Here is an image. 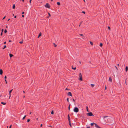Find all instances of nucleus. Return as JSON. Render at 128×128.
I'll return each mask as SVG.
<instances>
[{
    "instance_id": "obj_25",
    "label": "nucleus",
    "mask_w": 128,
    "mask_h": 128,
    "mask_svg": "<svg viewBox=\"0 0 128 128\" xmlns=\"http://www.w3.org/2000/svg\"><path fill=\"white\" fill-rule=\"evenodd\" d=\"M51 114H54V112L53 110H52L51 112Z\"/></svg>"
},
{
    "instance_id": "obj_33",
    "label": "nucleus",
    "mask_w": 128,
    "mask_h": 128,
    "mask_svg": "<svg viewBox=\"0 0 128 128\" xmlns=\"http://www.w3.org/2000/svg\"><path fill=\"white\" fill-rule=\"evenodd\" d=\"M82 13L84 14H85V12H84V11H82Z\"/></svg>"
},
{
    "instance_id": "obj_9",
    "label": "nucleus",
    "mask_w": 128,
    "mask_h": 128,
    "mask_svg": "<svg viewBox=\"0 0 128 128\" xmlns=\"http://www.w3.org/2000/svg\"><path fill=\"white\" fill-rule=\"evenodd\" d=\"M3 73V71L2 69L0 70V74L2 75Z\"/></svg>"
},
{
    "instance_id": "obj_47",
    "label": "nucleus",
    "mask_w": 128,
    "mask_h": 128,
    "mask_svg": "<svg viewBox=\"0 0 128 128\" xmlns=\"http://www.w3.org/2000/svg\"><path fill=\"white\" fill-rule=\"evenodd\" d=\"M72 100H73V101L74 102H75V100H74V98H73V99H72Z\"/></svg>"
},
{
    "instance_id": "obj_5",
    "label": "nucleus",
    "mask_w": 128,
    "mask_h": 128,
    "mask_svg": "<svg viewBox=\"0 0 128 128\" xmlns=\"http://www.w3.org/2000/svg\"><path fill=\"white\" fill-rule=\"evenodd\" d=\"M79 76L80 78L79 80L81 81H82V74L81 73H80L79 74Z\"/></svg>"
},
{
    "instance_id": "obj_44",
    "label": "nucleus",
    "mask_w": 128,
    "mask_h": 128,
    "mask_svg": "<svg viewBox=\"0 0 128 128\" xmlns=\"http://www.w3.org/2000/svg\"><path fill=\"white\" fill-rule=\"evenodd\" d=\"M42 124L41 125H40V127H42Z\"/></svg>"
},
{
    "instance_id": "obj_7",
    "label": "nucleus",
    "mask_w": 128,
    "mask_h": 128,
    "mask_svg": "<svg viewBox=\"0 0 128 128\" xmlns=\"http://www.w3.org/2000/svg\"><path fill=\"white\" fill-rule=\"evenodd\" d=\"M68 95L69 96H72V93L71 92H69L68 93Z\"/></svg>"
},
{
    "instance_id": "obj_60",
    "label": "nucleus",
    "mask_w": 128,
    "mask_h": 128,
    "mask_svg": "<svg viewBox=\"0 0 128 128\" xmlns=\"http://www.w3.org/2000/svg\"><path fill=\"white\" fill-rule=\"evenodd\" d=\"M24 0H22V1L23 2H24Z\"/></svg>"
},
{
    "instance_id": "obj_27",
    "label": "nucleus",
    "mask_w": 128,
    "mask_h": 128,
    "mask_svg": "<svg viewBox=\"0 0 128 128\" xmlns=\"http://www.w3.org/2000/svg\"><path fill=\"white\" fill-rule=\"evenodd\" d=\"M15 4H14L13 6H12V8H15Z\"/></svg>"
},
{
    "instance_id": "obj_21",
    "label": "nucleus",
    "mask_w": 128,
    "mask_h": 128,
    "mask_svg": "<svg viewBox=\"0 0 128 128\" xmlns=\"http://www.w3.org/2000/svg\"><path fill=\"white\" fill-rule=\"evenodd\" d=\"M103 45V44L102 43H101L100 44V47H102V46Z\"/></svg>"
},
{
    "instance_id": "obj_10",
    "label": "nucleus",
    "mask_w": 128,
    "mask_h": 128,
    "mask_svg": "<svg viewBox=\"0 0 128 128\" xmlns=\"http://www.w3.org/2000/svg\"><path fill=\"white\" fill-rule=\"evenodd\" d=\"M109 81L110 82H112V79L111 77H109Z\"/></svg>"
},
{
    "instance_id": "obj_14",
    "label": "nucleus",
    "mask_w": 128,
    "mask_h": 128,
    "mask_svg": "<svg viewBox=\"0 0 128 128\" xmlns=\"http://www.w3.org/2000/svg\"><path fill=\"white\" fill-rule=\"evenodd\" d=\"M41 32H40L39 34V35H38V38H39L40 36L41 35Z\"/></svg>"
},
{
    "instance_id": "obj_29",
    "label": "nucleus",
    "mask_w": 128,
    "mask_h": 128,
    "mask_svg": "<svg viewBox=\"0 0 128 128\" xmlns=\"http://www.w3.org/2000/svg\"><path fill=\"white\" fill-rule=\"evenodd\" d=\"M72 68L74 70H75L76 69V67H74V68Z\"/></svg>"
},
{
    "instance_id": "obj_49",
    "label": "nucleus",
    "mask_w": 128,
    "mask_h": 128,
    "mask_svg": "<svg viewBox=\"0 0 128 128\" xmlns=\"http://www.w3.org/2000/svg\"><path fill=\"white\" fill-rule=\"evenodd\" d=\"M22 16L23 17V18H24V15H22Z\"/></svg>"
},
{
    "instance_id": "obj_11",
    "label": "nucleus",
    "mask_w": 128,
    "mask_h": 128,
    "mask_svg": "<svg viewBox=\"0 0 128 128\" xmlns=\"http://www.w3.org/2000/svg\"><path fill=\"white\" fill-rule=\"evenodd\" d=\"M10 57V58H11L12 56H13V55L11 54H9Z\"/></svg>"
},
{
    "instance_id": "obj_54",
    "label": "nucleus",
    "mask_w": 128,
    "mask_h": 128,
    "mask_svg": "<svg viewBox=\"0 0 128 128\" xmlns=\"http://www.w3.org/2000/svg\"><path fill=\"white\" fill-rule=\"evenodd\" d=\"M24 12H23L22 13V14H24Z\"/></svg>"
},
{
    "instance_id": "obj_2",
    "label": "nucleus",
    "mask_w": 128,
    "mask_h": 128,
    "mask_svg": "<svg viewBox=\"0 0 128 128\" xmlns=\"http://www.w3.org/2000/svg\"><path fill=\"white\" fill-rule=\"evenodd\" d=\"M79 109L77 107H75L74 109V111L76 112H77L79 111Z\"/></svg>"
},
{
    "instance_id": "obj_46",
    "label": "nucleus",
    "mask_w": 128,
    "mask_h": 128,
    "mask_svg": "<svg viewBox=\"0 0 128 128\" xmlns=\"http://www.w3.org/2000/svg\"><path fill=\"white\" fill-rule=\"evenodd\" d=\"M5 80V81L6 84H7V81H6V80Z\"/></svg>"
},
{
    "instance_id": "obj_53",
    "label": "nucleus",
    "mask_w": 128,
    "mask_h": 128,
    "mask_svg": "<svg viewBox=\"0 0 128 128\" xmlns=\"http://www.w3.org/2000/svg\"><path fill=\"white\" fill-rule=\"evenodd\" d=\"M65 90H68V88H66V89H65Z\"/></svg>"
},
{
    "instance_id": "obj_42",
    "label": "nucleus",
    "mask_w": 128,
    "mask_h": 128,
    "mask_svg": "<svg viewBox=\"0 0 128 128\" xmlns=\"http://www.w3.org/2000/svg\"><path fill=\"white\" fill-rule=\"evenodd\" d=\"M115 67H116V70H118V68L116 67V66H115Z\"/></svg>"
},
{
    "instance_id": "obj_36",
    "label": "nucleus",
    "mask_w": 128,
    "mask_h": 128,
    "mask_svg": "<svg viewBox=\"0 0 128 128\" xmlns=\"http://www.w3.org/2000/svg\"><path fill=\"white\" fill-rule=\"evenodd\" d=\"M127 80V78H126L125 80V82H126V80Z\"/></svg>"
},
{
    "instance_id": "obj_3",
    "label": "nucleus",
    "mask_w": 128,
    "mask_h": 128,
    "mask_svg": "<svg viewBox=\"0 0 128 128\" xmlns=\"http://www.w3.org/2000/svg\"><path fill=\"white\" fill-rule=\"evenodd\" d=\"M86 115L87 116H94L92 113L91 112H90L87 113Z\"/></svg>"
},
{
    "instance_id": "obj_41",
    "label": "nucleus",
    "mask_w": 128,
    "mask_h": 128,
    "mask_svg": "<svg viewBox=\"0 0 128 128\" xmlns=\"http://www.w3.org/2000/svg\"><path fill=\"white\" fill-rule=\"evenodd\" d=\"M80 36H83V34H80Z\"/></svg>"
},
{
    "instance_id": "obj_28",
    "label": "nucleus",
    "mask_w": 128,
    "mask_h": 128,
    "mask_svg": "<svg viewBox=\"0 0 128 128\" xmlns=\"http://www.w3.org/2000/svg\"><path fill=\"white\" fill-rule=\"evenodd\" d=\"M69 125L71 127H72V126L71 124V123H69Z\"/></svg>"
},
{
    "instance_id": "obj_12",
    "label": "nucleus",
    "mask_w": 128,
    "mask_h": 128,
    "mask_svg": "<svg viewBox=\"0 0 128 128\" xmlns=\"http://www.w3.org/2000/svg\"><path fill=\"white\" fill-rule=\"evenodd\" d=\"M125 70L126 72H127L128 70V67L127 66H126L125 68Z\"/></svg>"
},
{
    "instance_id": "obj_22",
    "label": "nucleus",
    "mask_w": 128,
    "mask_h": 128,
    "mask_svg": "<svg viewBox=\"0 0 128 128\" xmlns=\"http://www.w3.org/2000/svg\"><path fill=\"white\" fill-rule=\"evenodd\" d=\"M26 117V115L24 116L22 120H24L25 118Z\"/></svg>"
},
{
    "instance_id": "obj_23",
    "label": "nucleus",
    "mask_w": 128,
    "mask_h": 128,
    "mask_svg": "<svg viewBox=\"0 0 128 128\" xmlns=\"http://www.w3.org/2000/svg\"><path fill=\"white\" fill-rule=\"evenodd\" d=\"M70 104L69 105L68 107V109L69 110H70Z\"/></svg>"
},
{
    "instance_id": "obj_24",
    "label": "nucleus",
    "mask_w": 128,
    "mask_h": 128,
    "mask_svg": "<svg viewBox=\"0 0 128 128\" xmlns=\"http://www.w3.org/2000/svg\"><path fill=\"white\" fill-rule=\"evenodd\" d=\"M19 43L20 44H22L23 43V42L22 40L21 41H20L19 42Z\"/></svg>"
},
{
    "instance_id": "obj_32",
    "label": "nucleus",
    "mask_w": 128,
    "mask_h": 128,
    "mask_svg": "<svg viewBox=\"0 0 128 128\" xmlns=\"http://www.w3.org/2000/svg\"><path fill=\"white\" fill-rule=\"evenodd\" d=\"M68 120L69 121V123H71L70 119H68Z\"/></svg>"
},
{
    "instance_id": "obj_38",
    "label": "nucleus",
    "mask_w": 128,
    "mask_h": 128,
    "mask_svg": "<svg viewBox=\"0 0 128 128\" xmlns=\"http://www.w3.org/2000/svg\"><path fill=\"white\" fill-rule=\"evenodd\" d=\"M2 32H4V29H2Z\"/></svg>"
},
{
    "instance_id": "obj_17",
    "label": "nucleus",
    "mask_w": 128,
    "mask_h": 128,
    "mask_svg": "<svg viewBox=\"0 0 128 128\" xmlns=\"http://www.w3.org/2000/svg\"><path fill=\"white\" fill-rule=\"evenodd\" d=\"M4 33H6L7 32V31L6 29H5L4 30Z\"/></svg>"
},
{
    "instance_id": "obj_8",
    "label": "nucleus",
    "mask_w": 128,
    "mask_h": 128,
    "mask_svg": "<svg viewBox=\"0 0 128 128\" xmlns=\"http://www.w3.org/2000/svg\"><path fill=\"white\" fill-rule=\"evenodd\" d=\"M95 126L97 128H100V127L97 124H96L95 123Z\"/></svg>"
},
{
    "instance_id": "obj_35",
    "label": "nucleus",
    "mask_w": 128,
    "mask_h": 128,
    "mask_svg": "<svg viewBox=\"0 0 128 128\" xmlns=\"http://www.w3.org/2000/svg\"><path fill=\"white\" fill-rule=\"evenodd\" d=\"M67 102H69V98H67Z\"/></svg>"
},
{
    "instance_id": "obj_31",
    "label": "nucleus",
    "mask_w": 128,
    "mask_h": 128,
    "mask_svg": "<svg viewBox=\"0 0 128 128\" xmlns=\"http://www.w3.org/2000/svg\"><path fill=\"white\" fill-rule=\"evenodd\" d=\"M30 121V119H28L27 120V122H29Z\"/></svg>"
},
{
    "instance_id": "obj_43",
    "label": "nucleus",
    "mask_w": 128,
    "mask_h": 128,
    "mask_svg": "<svg viewBox=\"0 0 128 128\" xmlns=\"http://www.w3.org/2000/svg\"><path fill=\"white\" fill-rule=\"evenodd\" d=\"M12 125H10L9 127V128H11L12 127Z\"/></svg>"
},
{
    "instance_id": "obj_64",
    "label": "nucleus",
    "mask_w": 128,
    "mask_h": 128,
    "mask_svg": "<svg viewBox=\"0 0 128 128\" xmlns=\"http://www.w3.org/2000/svg\"><path fill=\"white\" fill-rule=\"evenodd\" d=\"M23 92L24 93H25V92H24V91H23Z\"/></svg>"
},
{
    "instance_id": "obj_51",
    "label": "nucleus",
    "mask_w": 128,
    "mask_h": 128,
    "mask_svg": "<svg viewBox=\"0 0 128 128\" xmlns=\"http://www.w3.org/2000/svg\"><path fill=\"white\" fill-rule=\"evenodd\" d=\"M106 86H105V90H106Z\"/></svg>"
},
{
    "instance_id": "obj_13",
    "label": "nucleus",
    "mask_w": 128,
    "mask_h": 128,
    "mask_svg": "<svg viewBox=\"0 0 128 128\" xmlns=\"http://www.w3.org/2000/svg\"><path fill=\"white\" fill-rule=\"evenodd\" d=\"M1 104L3 105H5L6 104V103L4 102H1Z\"/></svg>"
},
{
    "instance_id": "obj_63",
    "label": "nucleus",
    "mask_w": 128,
    "mask_h": 128,
    "mask_svg": "<svg viewBox=\"0 0 128 128\" xmlns=\"http://www.w3.org/2000/svg\"><path fill=\"white\" fill-rule=\"evenodd\" d=\"M36 120H38V118H36Z\"/></svg>"
},
{
    "instance_id": "obj_62",
    "label": "nucleus",
    "mask_w": 128,
    "mask_h": 128,
    "mask_svg": "<svg viewBox=\"0 0 128 128\" xmlns=\"http://www.w3.org/2000/svg\"><path fill=\"white\" fill-rule=\"evenodd\" d=\"M80 25H81V24H80L79 25V27H80Z\"/></svg>"
},
{
    "instance_id": "obj_56",
    "label": "nucleus",
    "mask_w": 128,
    "mask_h": 128,
    "mask_svg": "<svg viewBox=\"0 0 128 128\" xmlns=\"http://www.w3.org/2000/svg\"><path fill=\"white\" fill-rule=\"evenodd\" d=\"M90 126L86 128H90Z\"/></svg>"
},
{
    "instance_id": "obj_20",
    "label": "nucleus",
    "mask_w": 128,
    "mask_h": 128,
    "mask_svg": "<svg viewBox=\"0 0 128 128\" xmlns=\"http://www.w3.org/2000/svg\"><path fill=\"white\" fill-rule=\"evenodd\" d=\"M6 45H4V47L2 48L3 49H4V48H6Z\"/></svg>"
},
{
    "instance_id": "obj_57",
    "label": "nucleus",
    "mask_w": 128,
    "mask_h": 128,
    "mask_svg": "<svg viewBox=\"0 0 128 128\" xmlns=\"http://www.w3.org/2000/svg\"><path fill=\"white\" fill-rule=\"evenodd\" d=\"M31 113H32L31 112H30V114H31Z\"/></svg>"
},
{
    "instance_id": "obj_39",
    "label": "nucleus",
    "mask_w": 128,
    "mask_h": 128,
    "mask_svg": "<svg viewBox=\"0 0 128 128\" xmlns=\"http://www.w3.org/2000/svg\"><path fill=\"white\" fill-rule=\"evenodd\" d=\"M6 76H4V79L5 80H6Z\"/></svg>"
},
{
    "instance_id": "obj_37",
    "label": "nucleus",
    "mask_w": 128,
    "mask_h": 128,
    "mask_svg": "<svg viewBox=\"0 0 128 128\" xmlns=\"http://www.w3.org/2000/svg\"><path fill=\"white\" fill-rule=\"evenodd\" d=\"M108 28L109 30H110V27L109 26H108Z\"/></svg>"
},
{
    "instance_id": "obj_34",
    "label": "nucleus",
    "mask_w": 128,
    "mask_h": 128,
    "mask_svg": "<svg viewBox=\"0 0 128 128\" xmlns=\"http://www.w3.org/2000/svg\"><path fill=\"white\" fill-rule=\"evenodd\" d=\"M86 108L87 111V112H89V111H88V106L86 107Z\"/></svg>"
},
{
    "instance_id": "obj_1",
    "label": "nucleus",
    "mask_w": 128,
    "mask_h": 128,
    "mask_svg": "<svg viewBox=\"0 0 128 128\" xmlns=\"http://www.w3.org/2000/svg\"><path fill=\"white\" fill-rule=\"evenodd\" d=\"M111 118L110 117L108 116H104L103 117L104 120L107 123L109 122V120H110Z\"/></svg>"
},
{
    "instance_id": "obj_48",
    "label": "nucleus",
    "mask_w": 128,
    "mask_h": 128,
    "mask_svg": "<svg viewBox=\"0 0 128 128\" xmlns=\"http://www.w3.org/2000/svg\"><path fill=\"white\" fill-rule=\"evenodd\" d=\"M2 32H1L0 34V35L2 36Z\"/></svg>"
},
{
    "instance_id": "obj_40",
    "label": "nucleus",
    "mask_w": 128,
    "mask_h": 128,
    "mask_svg": "<svg viewBox=\"0 0 128 128\" xmlns=\"http://www.w3.org/2000/svg\"><path fill=\"white\" fill-rule=\"evenodd\" d=\"M48 14L49 16V17H50V14L49 13H48Z\"/></svg>"
},
{
    "instance_id": "obj_58",
    "label": "nucleus",
    "mask_w": 128,
    "mask_h": 128,
    "mask_svg": "<svg viewBox=\"0 0 128 128\" xmlns=\"http://www.w3.org/2000/svg\"><path fill=\"white\" fill-rule=\"evenodd\" d=\"M31 1H32L31 0H30V3H31Z\"/></svg>"
},
{
    "instance_id": "obj_30",
    "label": "nucleus",
    "mask_w": 128,
    "mask_h": 128,
    "mask_svg": "<svg viewBox=\"0 0 128 128\" xmlns=\"http://www.w3.org/2000/svg\"><path fill=\"white\" fill-rule=\"evenodd\" d=\"M54 44L55 47H56V46L57 45H56V44H55V43H54V44Z\"/></svg>"
},
{
    "instance_id": "obj_15",
    "label": "nucleus",
    "mask_w": 128,
    "mask_h": 128,
    "mask_svg": "<svg viewBox=\"0 0 128 128\" xmlns=\"http://www.w3.org/2000/svg\"><path fill=\"white\" fill-rule=\"evenodd\" d=\"M95 124V123H94V122H93L92 123H91L90 124V125L91 126H93L94 124Z\"/></svg>"
},
{
    "instance_id": "obj_16",
    "label": "nucleus",
    "mask_w": 128,
    "mask_h": 128,
    "mask_svg": "<svg viewBox=\"0 0 128 128\" xmlns=\"http://www.w3.org/2000/svg\"><path fill=\"white\" fill-rule=\"evenodd\" d=\"M57 4L58 5H60V3L59 2H57Z\"/></svg>"
},
{
    "instance_id": "obj_59",
    "label": "nucleus",
    "mask_w": 128,
    "mask_h": 128,
    "mask_svg": "<svg viewBox=\"0 0 128 128\" xmlns=\"http://www.w3.org/2000/svg\"><path fill=\"white\" fill-rule=\"evenodd\" d=\"M9 42H12V41H11V40H9Z\"/></svg>"
},
{
    "instance_id": "obj_19",
    "label": "nucleus",
    "mask_w": 128,
    "mask_h": 128,
    "mask_svg": "<svg viewBox=\"0 0 128 128\" xmlns=\"http://www.w3.org/2000/svg\"><path fill=\"white\" fill-rule=\"evenodd\" d=\"M91 86L92 87H93L94 86V84H91Z\"/></svg>"
},
{
    "instance_id": "obj_45",
    "label": "nucleus",
    "mask_w": 128,
    "mask_h": 128,
    "mask_svg": "<svg viewBox=\"0 0 128 128\" xmlns=\"http://www.w3.org/2000/svg\"><path fill=\"white\" fill-rule=\"evenodd\" d=\"M5 18H6V16H4L2 20H4V19Z\"/></svg>"
},
{
    "instance_id": "obj_26",
    "label": "nucleus",
    "mask_w": 128,
    "mask_h": 128,
    "mask_svg": "<svg viewBox=\"0 0 128 128\" xmlns=\"http://www.w3.org/2000/svg\"><path fill=\"white\" fill-rule=\"evenodd\" d=\"M68 119H70V117L69 114H68Z\"/></svg>"
},
{
    "instance_id": "obj_4",
    "label": "nucleus",
    "mask_w": 128,
    "mask_h": 128,
    "mask_svg": "<svg viewBox=\"0 0 128 128\" xmlns=\"http://www.w3.org/2000/svg\"><path fill=\"white\" fill-rule=\"evenodd\" d=\"M45 7L47 8H50V6L49 4L47 3L45 5Z\"/></svg>"
},
{
    "instance_id": "obj_55",
    "label": "nucleus",
    "mask_w": 128,
    "mask_h": 128,
    "mask_svg": "<svg viewBox=\"0 0 128 128\" xmlns=\"http://www.w3.org/2000/svg\"><path fill=\"white\" fill-rule=\"evenodd\" d=\"M117 66H118V67H119V66H119V64H117Z\"/></svg>"
},
{
    "instance_id": "obj_61",
    "label": "nucleus",
    "mask_w": 128,
    "mask_h": 128,
    "mask_svg": "<svg viewBox=\"0 0 128 128\" xmlns=\"http://www.w3.org/2000/svg\"><path fill=\"white\" fill-rule=\"evenodd\" d=\"M82 22H81L80 23V24H82Z\"/></svg>"
},
{
    "instance_id": "obj_18",
    "label": "nucleus",
    "mask_w": 128,
    "mask_h": 128,
    "mask_svg": "<svg viewBox=\"0 0 128 128\" xmlns=\"http://www.w3.org/2000/svg\"><path fill=\"white\" fill-rule=\"evenodd\" d=\"M90 44H91V45L92 46L93 45V42L90 41Z\"/></svg>"
},
{
    "instance_id": "obj_52",
    "label": "nucleus",
    "mask_w": 128,
    "mask_h": 128,
    "mask_svg": "<svg viewBox=\"0 0 128 128\" xmlns=\"http://www.w3.org/2000/svg\"><path fill=\"white\" fill-rule=\"evenodd\" d=\"M16 16H14V18H16Z\"/></svg>"
},
{
    "instance_id": "obj_50",
    "label": "nucleus",
    "mask_w": 128,
    "mask_h": 128,
    "mask_svg": "<svg viewBox=\"0 0 128 128\" xmlns=\"http://www.w3.org/2000/svg\"><path fill=\"white\" fill-rule=\"evenodd\" d=\"M6 43V42H4V44H5Z\"/></svg>"
},
{
    "instance_id": "obj_6",
    "label": "nucleus",
    "mask_w": 128,
    "mask_h": 128,
    "mask_svg": "<svg viewBox=\"0 0 128 128\" xmlns=\"http://www.w3.org/2000/svg\"><path fill=\"white\" fill-rule=\"evenodd\" d=\"M12 90H13V89H12L11 90H10L9 91L10 96H9V99L10 98V97L11 96V92H12Z\"/></svg>"
}]
</instances>
